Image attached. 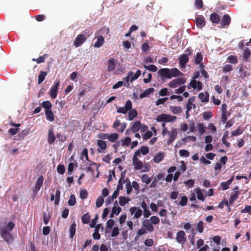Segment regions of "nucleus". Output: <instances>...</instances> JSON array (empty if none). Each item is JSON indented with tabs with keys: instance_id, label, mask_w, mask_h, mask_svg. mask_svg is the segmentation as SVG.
Masks as SVG:
<instances>
[{
	"instance_id": "nucleus-45",
	"label": "nucleus",
	"mask_w": 251,
	"mask_h": 251,
	"mask_svg": "<svg viewBox=\"0 0 251 251\" xmlns=\"http://www.w3.org/2000/svg\"><path fill=\"white\" fill-rule=\"evenodd\" d=\"M76 203L75 197L74 195H71L68 201V204L70 206H74Z\"/></svg>"
},
{
	"instance_id": "nucleus-29",
	"label": "nucleus",
	"mask_w": 251,
	"mask_h": 251,
	"mask_svg": "<svg viewBox=\"0 0 251 251\" xmlns=\"http://www.w3.org/2000/svg\"><path fill=\"white\" fill-rule=\"evenodd\" d=\"M133 165L134 166V168L136 170H140L143 168V163L139 159L133 161Z\"/></svg>"
},
{
	"instance_id": "nucleus-30",
	"label": "nucleus",
	"mask_w": 251,
	"mask_h": 251,
	"mask_svg": "<svg viewBox=\"0 0 251 251\" xmlns=\"http://www.w3.org/2000/svg\"><path fill=\"white\" fill-rule=\"evenodd\" d=\"M45 113L46 115L47 120L50 122L54 121V115L50 110H45Z\"/></svg>"
},
{
	"instance_id": "nucleus-27",
	"label": "nucleus",
	"mask_w": 251,
	"mask_h": 251,
	"mask_svg": "<svg viewBox=\"0 0 251 251\" xmlns=\"http://www.w3.org/2000/svg\"><path fill=\"white\" fill-rule=\"evenodd\" d=\"M137 115V111L135 109L129 110L128 113V119L129 121L133 120Z\"/></svg>"
},
{
	"instance_id": "nucleus-25",
	"label": "nucleus",
	"mask_w": 251,
	"mask_h": 251,
	"mask_svg": "<svg viewBox=\"0 0 251 251\" xmlns=\"http://www.w3.org/2000/svg\"><path fill=\"white\" fill-rule=\"evenodd\" d=\"M199 98L202 102H208L209 100V94L207 92L201 93L199 95Z\"/></svg>"
},
{
	"instance_id": "nucleus-5",
	"label": "nucleus",
	"mask_w": 251,
	"mask_h": 251,
	"mask_svg": "<svg viewBox=\"0 0 251 251\" xmlns=\"http://www.w3.org/2000/svg\"><path fill=\"white\" fill-rule=\"evenodd\" d=\"M100 32H101L102 34H107L109 32V28L107 27H103L99 32L96 33L95 35L97 37V40L94 44V47L98 48L101 47L104 42L103 36L100 35Z\"/></svg>"
},
{
	"instance_id": "nucleus-34",
	"label": "nucleus",
	"mask_w": 251,
	"mask_h": 251,
	"mask_svg": "<svg viewBox=\"0 0 251 251\" xmlns=\"http://www.w3.org/2000/svg\"><path fill=\"white\" fill-rule=\"evenodd\" d=\"M170 110L174 114H179L181 112L182 109L180 106H171L170 107Z\"/></svg>"
},
{
	"instance_id": "nucleus-60",
	"label": "nucleus",
	"mask_w": 251,
	"mask_h": 251,
	"mask_svg": "<svg viewBox=\"0 0 251 251\" xmlns=\"http://www.w3.org/2000/svg\"><path fill=\"white\" fill-rule=\"evenodd\" d=\"M123 146H128L131 143V139L129 137H126L122 140Z\"/></svg>"
},
{
	"instance_id": "nucleus-38",
	"label": "nucleus",
	"mask_w": 251,
	"mask_h": 251,
	"mask_svg": "<svg viewBox=\"0 0 251 251\" xmlns=\"http://www.w3.org/2000/svg\"><path fill=\"white\" fill-rule=\"evenodd\" d=\"M47 74L46 72L41 71L40 74L38 75V83L41 84L44 80Z\"/></svg>"
},
{
	"instance_id": "nucleus-20",
	"label": "nucleus",
	"mask_w": 251,
	"mask_h": 251,
	"mask_svg": "<svg viewBox=\"0 0 251 251\" xmlns=\"http://www.w3.org/2000/svg\"><path fill=\"white\" fill-rule=\"evenodd\" d=\"M55 140V137L53 133V129L50 128L49 130L48 136V142L50 144H52Z\"/></svg>"
},
{
	"instance_id": "nucleus-47",
	"label": "nucleus",
	"mask_w": 251,
	"mask_h": 251,
	"mask_svg": "<svg viewBox=\"0 0 251 251\" xmlns=\"http://www.w3.org/2000/svg\"><path fill=\"white\" fill-rule=\"evenodd\" d=\"M103 202H104V199H103V197L101 196L99 197V198L97 199L96 202V207H100L102 205Z\"/></svg>"
},
{
	"instance_id": "nucleus-50",
	"label": "nucleus",
	"mask_w": 251,
	"mask_h": 251,
	"mask_svg": "<svg viewBox=\"0 0 251 251\" xmlns=\"http://www.w3.org/2000/svg\"><path fill=\"white\" fill-rule=\"evenodd\" d=\"M122 210V209L120 207L117 205H114L112 209V211L113 212V214H115L116 215H118L120 214Z\"/></svg>"
},
{
	"instance_id": "nucleus-51",
	"label": "nucleus",
	"mask_w": 251,
	"mask_h": 251,
	"mask_svg": "<svg viewBox=\"0 0 251 251\" xmlns=\"http://www.w3.org/2000/svg\"><path fill=\"white\" fill-rule=\"evenodd\" d=\"M118 138V134L117 133H112V134H111L110 135H109L108 140H109V141H110L111 142H114L116 140H117Z\"/></svg>"
},
{
	"instance_id": "nucleus-54",
	"label": "nucleus",
	"mask_w": 251,
	"mask_h": 251,
	"mask_svg": "<svg viewBox=\"0 0 251 251\" xmlns=\"http://www.w3.org/2000/svg\"><path fill=\"white\" fill-rule=\"evenodd\" d=\"M80 198L84 200L87 198L88 196V193L87 191L85 189H82L80 191Z\"/></svg>"
},
{
	"instance_id": "nucleus-6",
	"label": "nucleus",
	"mask_w": 251,
	"mask_h": 251,
	"mask_svg": "<svg viewBox=\"0 0 251 251\" xmlns=\"http://www.w3.org/2000/svg\"><path fill=\"white\" fill-rule=\"evenodd\" d=\"M176 119V117L169 114H161L156 118V121L158 122H173Z\"/></svg>"
},
{
	"instance_id": "nucleus-33",
	"label": "nucleus",
	"mask_w": 251,
	"mask_h": 251,
	"mask_svg": "<svg viewBox=\"0 0 251 251\" xmlns=\"http://www.w3.org/2000/svg\"><path fill=\"white\" fill-rule=\"evenodd\" d=\"M210 20L213 23H218L220 21V17L216 13H213L211 14L210 17Z\"/></svg>"
},
{
	"instance_id": "nucleus-64",
	"label": "nucleus",
	"mask_w": 251,
	"mask_h": 251,
	"mask_svg": "<svg viewBox=\"0 0 251 251\" xmlns=\"http://www.w3.org/2000/svg\"><path fill=\"white\" fill-rule=\"evenodd\" d=\"M126 193L127 194H129L131 193L132 191V187L131 186V184L130 182H127L126 184Z\"/></svg>"
},
{
	"instance_id": "nucleus-62",
	"label": "nucleus",
	"mask_w": 251,
	"mask_h": 251,
	"mask_svg": "<svg viewBox=\"0 0 251 251\" xmlns=\"http://www.w3.org/2000/svg\"><path fill=\"white\" fill-rule=\"evenodd\" d=\"M232 70V67L230 65L226 64L225 65L223 68V71L224 73H227L230 72Z\"/></svg>"
},
{
	"instance_id": "nucleus-31",
	"label": "nucleus",
	"mask_w": 251,
	"mask_h": 251,
	"mask_svg": "<svg viewBox=\"0 0 251 251\" xmlns=\"http://www.w3.org/2000/svg\"><path fill=\"white\" fill-rule=\"evenodd\" d=\"M160 216L164 217V219H162V223H167L168 221L166 220L167 218V211L165 209H162L159 212Z\"/></svg>"
},
{
	"instance_id": "nucleus-56",
	"label": "nucleus",
	"mask_w": 251,
	"mask_h": 251,
	"mask_svg": "<svg viewBox=\"0 0 251 251\" xmlns=\"http://www.w3.org/2000/svg\"><path fill=\"white\" fill-rule=\"evenodd\" d=\"M179 153L180 156L187 157L189 156V152L188 151L185 150H180L179 151Z\"/></svg>"
},
{
	"instance_id": "nucleus-63",
	"label": "nucleus",
	"mask_w": 251,
	"mask_h": 251,
	"mask_svg": "<svg viewBox=\"0 0 251 251\" xmlns=\"http://www.w3.org/2000/svg\"><path fill=\"white\" fill-rule=\"evenodd\" d=\"M152 135V133L151 131H147L144 135H143V139L144 140H147L150 138Z\"/></svg>"
},
{
	"instance_id": "nucleus-14",
	"label": "nucleus",
	"mask_w": 251,
	"mask_h": 251,
	"mask_svg": "<svg viewBox=\"0 0 251 251\" xmlns=\"http://www.w3.org/2000/svg\"><path fill=\"white\" fill-rule=\"evenodd\" d=\"M239 76L242 78L250 76L249 72L247 71V68L243 65L239 66Z\"/></svg>"
},
{
	"instance_id": "nucleus-53",
	"label": "nucleus",
	"mask_w": 251,
	"mask_h": 251,
	"mask_svg": "<svg viewBox=\"0 0 251 251\" xmlns=\"http://www.w3.org/2000/svg\"><path fill=\"white\" fill-rule=\"evenodd\" d=\"M65 171V167L63 165L59 164L57 167V172L61 175L64 174Z\"/></svg>"
},
{
	"instance_id": "nucleus-36",
	"label": "nucleus",
	"mask_w": 251,
	"mask_h": 251,
	"mask_svg": "<svg viewBox=\"0 0 251 251\" xmlns=\"http://www.w3.org/2000/svg\"><path fill=\"white\" fill-rule=\"evenodd\" d=\"M251 55V50L248 48H244L243 49V58L246 60L248 61V59L250 57Z\"/></svg>"
},
{
	"instance_id": "nucleus-44",
	"label": "nucleus",
	"mask_w": 251,
	"mask_h": 251,
	"mask_svg": "<svg viewBox=\"0 0 251 251\" xmlns=\"http://www.w3.org/2000/svg\"><path fill=\"white\" fill-rule=\"evenodd\" d=\"M204 223L202 221H199L197 224L196 230L200 233H202L203 230Z\"/></svg>"
},
{
	"instance_id": "nucleus-52",
	"label": "nucleus",
	"mask_w": 251,
	"mask_h": 251,
	"mask_svg": "<svg viewBox=\"0 0 251 251\" xmlns=\"http://www.w3.org/2000/svg\"><path fill=\"white\" fill-rule=\"evenodd\" d=\"M84 158H85L86 160H88V151L87 149H83L81 154L80 158L83 160Z\"/></svg>"
},
{
	"instance_id": "nucleus-41",
	"label": "nucleus",
	"mask_w": 251,
	"mask_h": 251,
	"mask_svg": "<svg viewBox=\"0 0 251 251\" xmlns=\"http://www.w3.org/2000/svg\"><path fill=\"white\" fill-rule=\"evenodd\" d=\"M187 201H188V199H187V197L183 196L181 199L180 201L178 203H177L176 201L175 202L177 205H180L182 206H185L186 205V204L187 203Z\"/></svg>"
},
{
	"instance_id": "nucleus-16",
	"label": "nucleus",
	"mask_w": 251,
	"mask_h": 251,
	"mask_svg": "<svg viewBox=\"0 0 251 251\" xmlns=\"http://www.w3.org/2000/svg\"><path fill=\"white\" fill-rule=\"evenodd\" d=\"M194 191L197 194V198L202 201H204L206 196H204L203 192L204 190H202L199 187L196 188L194 190Z\"/></svg>"
},
{
	"instance_id": "nucleus-43",
	"label": "nucleus",
	"mask_w": 251,
	"mask_h": 251,
	"mask_svg": "<svg viewBox=\"0 0 251 251\" xmlns=\"http://www.w3.org/2000/svg\"><path fill=\"white\" fill-rule=\"evenodd\" d=\"M42 105L45 109H46V110H50L52 106L51 103L48 100L43 101L42 103Z\"/></svg>"
},
{
	"instance_id": "nucleus-2",
	"label": "nucleus",
	"mask_w": 251,
	"mask_h": 251,
	"mask_svg": "<svg viewBox=\"0 0 251 251\" xmlns=\"http://www.w3.org/2000/svg\"><path fill=\"white\" fill-rule=\"evenodd\" d=\"M14 226L15 224L13 222H10L6 226L0 227V235L4 241L7 243H10L13 241L12 235L10 231L13 229Z\"/></svg>"
},
{
	"instance_id": "nucleus-18",
	"label": "nucleus",
	"mask_w": 251,
	"mask_h": 251,
	"mask_svg": "<svg viewBox=\"0 0 251 251\" xmlns=\"http://www.w3.org/2000/svg\"><path fill=\"white\" fill-rule=\"evenodd\" d=\"M43 176H41L38 178L35 185L34 191L35 192H38L39 191L43 185Z\"/></svg>"
},
{
	"instance_id": "nucleus-21",
	"label": "nucleus",
	"mask_w": 251,
	"mask_h": 251,
	"mask_svg": "<svg viewBox=\"0 0 251 251\" xmlns=\"http://www.w3.org/2000/svg\"><path fill=\"white\" fill-rule=\"evenodd\" d=\"M230 17L228 15H224L221 21V25L222 26H224L226 25H228L230 22Z\"/></svg>"
},
{
	"instance_id": "nucleus-19",
	"label": "nucleus",
	"mask_w": 251,
	"mask_h": 251,
	"mask_svg": "<svg viewBox=\"0 0 251 251\" xmlns=\"http://www.w3.org/2000/svg\"><path fill=\"white\" fill-rule=\"evenodd\" d=\"M97 144L99 147V149H98V151L99 152H102V151H104L106 148V144L105 142L103 140H98Z\"/></svg>"
},
{
	"instance_id": "nucleus-39",
	"label": "nucleus",
	"mask_w": 251,
	"mask_h": 251,
	"mask_svg": "<svg viewBox=\"0 0 251 251\" xmlns=\"http://www.w3.org/2000/svg\"><path fill=\"white\" fill-rule=\"evenodd\" d=\"M75 227L76 225L75 223H73L70 226V237L71 238H73L75 233Z\"/></svg>"
},
{
	"instance_id": "nucleus-26",
	"label": "nucleus",
	"mask_w": 251,
	"mask_h": 251,
	"mask_svg": "<svg viewBox=\"0 0 251 251\" xmlns=\"http://www.w3.org/2000/svg\"><path fill=\"white\" fill-rule=\"evenodd\" d=\"M154 89L153 88H150L147 89L140 95L139 98L143 99L145 97H146L150 95L152 93Z\"/></svg>"
},
{
	"instance_id": "nucleus-4",
	"label": "nucleus",
	"mask_w": 251,
	"mask_h": 251,
	"mask_svg": "<svg viewBox=\"0 0 251 251\" xmlns=\"http://www.w3.org/2000/svg\"><path fill=\"white\" fill-rule=\"evenodd\" d=\"M92 34V31L87 30H84L82 33L78 35L75 38L74 45L76 47L80 46L83 43L85 42L86 39Z\"/></svg>"
},
{
	"instance_id": "nucleus-28",
	"label": "nucleus",
	"mask_w": 251,
	"mask_h": 251,
	"mask_svg": "<svg viewBox=\"0 0 251 251\" xmlns=\"http://www.w3.org/2000/svg\"><path fill=\"white\" fill-rule=\"evenodd\" d=\"M140 126H141L140 122L138 121H136L132 125V126L131 127V131L133 132H136L139 130H140Z\"/></svg>"
},
{
	"instance_id": "nucleus-23",
	"label": "nucleus",
	"mask_w": 251,
	"mask_h": 251,
	"mask_svg": "<svg viewBox=\"0 0 251 251\" xmlns=\"http://www.w3.org/2000/svg\"><path fill=\"white\" fill-rule=\"evenodd\" d=\"M234 179V176H232L226 182H224L221 183V186L223 190H225L229 188V185L231 184Z\"/></svg>"
},
{
	"instance_id": "nucleus-48",
	"label": "nucleus",
	"mask_w": 251,
	"mask_h": 251,
	"mask_svg": "<svg viewBox=\"0 0 251 251\" xmlns=\"http://www.w3.org/2000/svg\"><path fill=\"white\" fill-rule=\"evenodd\" d=\"M90 219V216L88 213L85 214L81 218V220L83 223L88 224Z\"/></svg>"
},
{
	"instance_id": "nucleus-59",
	"label": "nucleus",
	"mask_w": 251,
	"mask_h": 251,
	"mask_svg": "<svg viewBox=\"0 0 251 251\" xmlns=\"http://www.w3.org/2000/svg\"><path fill=\"white\" fill-rule=\"evenodd\" d=\"M140 152L141 154L143 155H146L148 153L149 149L147 147L143 146L138 150Z\"/></svg>"
},
{
	"instance_id": "nucleus-46",
	"label": "nucleus",
	"mask_w": 251,
	"mask_h": 251,
	"mask_svg": "<svg viewBox=\"0 0 251 251\" xmlns=\"http://www.w3.org/2000/svg\"><path fill=\"white\" fill-rule=\"evenodd\" d=\"M151 224L153 225H157L160 222L159 218L155 216H151L150 218V219L149 220Z\"/></svg>"
},
{
	"instance_id": "nucleus-42",
	"label": "nucleus",
	"mask_w": 251,
	"mask_h": 251,
	"mask_svg": "<svg viewBox=\"0 0 251 251\" xmlns=\"http://www.w3.org/2000/svg\"><path fill=\"white\" fill-rule=\"evenodd\" d=\"M141 180L143 182L147 184H149L151 181L150 177H149V176L147 174H144L141 176Z\"/></svg>"
},
{
	"instance_id": "nucleus-1",
	"label": "nucleus",
	"mask_w": 251,
	"mask_h": 251,
	"mask_svg": "<svg viewBox=\"0 0 251 251\" xmlns=\"http://www.w3.org/2000/svg\"><path fill=\"white\" fill-rule=\"evenodd\" d=\"M158 73L162 78L165 77L168 79L183 75V74L176 68L161 69L158 71Z\"/></svg>"
},
{
	"instance_id": "nucleus-13",
	"label": "nucleus",
	"mask_w": 251,
	"mask_h": 251,
	"mask_svg": "<svg viewBox=\"0 0 251 251\" xmlns=\"http://www.w3.org/2000/svg\"><path fill=\"white\" fill-rule=\"evenodd\" d=\"M129 211L132 215H134V218H139L142 214V211L138 207H131L129 209Z\"/></svg>"
},
{
	"instance_id": "nucleus-57",
	"label": "nucleus",
	"mask_w": 251,
	"mask_h": 251,
	"mask_svg": "<svg viewBox=\"0 0 251 251\" xmlns=\"http://www.w3.org/2000/svg\"><path fill=\"white\" fill-rule=\"evenodd\" d=\"M99 228L96 227L95 232L93 234V237L95 240H99L100 238V235L99 233Z\"/></svg>"
},
{
	"instance_id": "nucleus-32",
	"label": "nucleus",
	"mask_w": 251,
	"mask_h": 251,
	"mask_svg": "<svg viewBox=\"0 0 251 251\" xmlns=\"http://www.w3.org/2000/svg\"><path fill=\"white\" fill-rule=\"evenodd\" d=\"M129 199L126 197H120L119 198V204L122 206H125L129 201Z\"/></svg>"
},
{
	"instance_id": "nucleus-15",
	"label": "nucleus",
	"mask_w": 251,
	"mask_h": 251,
	"mask_svg": "<svg viewBox=\"0 0 251 251\" xmlns=\"http://www.w3.org/2000/svg\"><path fill=\"white\" fill-rule=\"evenodd\" d=\"M142 225L149 232H152L154 230V227L149 220H144L143 221Z\"/></svg>"
},
{
	"instance_id": "nucleus-61",
	"label": "nucleus",
	"mask_w": 251,
	"mask_h": 251,
	"mask_svg": "<svg viewBox=\"0 0 251 251\" xmlns=\"http://www.w3.org/2000/svg\"><path fill=\"white\" fill-rule=\"evenodd\" d=\"M119 234V228L117 226L114 227L112 230L111 236L112 237H116Z\"/></svg>"
},
{
	"instance_id": "nucleus-9",
	"label": "nucleus",
	"mask_w": 251,
	"mask_h": 251,
	"mask_svg": "<svg viewBox=\"0 0 251 251\" xmlns=\"http://www.w3.org/2000/svg\"><path fill=\"white\" fill-rule=\"evenodd\" d=\"M197 89V91H200L202 89V83L199 81H197L195 79H193L188 85V88Z\"/></svg>"
},
{
	"instance_id": "nucleus-11",
	"label": "nucleus",
	"mask_w": 251,
	"mask_h": 251,
	"mask_svg": "<svg viewBox=\"0 0 251 251\" xmlns=\"http://www.w3.org/2000/svg\"><path fill=\"white\" fill-rule=\"evenodd\" d=\"M176 240L179 244H184L186 240V237L184 231L180 230L177 233Z\"/></svg>"
},
{
	"instance_id": "nucleus-3",
	"label": "nucleus",
	"mask_w": 251,
	"mask_h": 251,
	"mask_svg": "<svg viewBox=\"0 0 251 251\" xmlns=\"http://www.w3.org/2000/svg\"><path fill=\"white\" fill-rule=\"evenodd\" d=\"M106 65L107 71L113 72L114 75H119L123 72L119 61L114 58H110L107 61Z\"/></svg>"
},
{
	"instance_id": "nucleus-24",
	"label": "nucleus",
	"mask_w": 251,
	"mask_h": 251,
	"mask_svg": "<svg viewBox=\"0 0 251 251\" xmlns=\"http://www.w3.org/2000/svg\"><path fill=\"white\" fill-rule=\"evenodd\" d=\"M164 153L162 152L157 153L153 158V161L156 163L160 162L164 157Z\"/></svg>"
},
{
	"instance_id": "nucleus-58",
	"label": "nucleus",
	"mask_w": 251,
	"mask_h": 251,
	"mask_svg": "<svg viewBox=\"0 0 251 251\" xmlns=\"http://www.w3.org/2000/svg\"><path fill=\"white\" fill-rule=\"evenodd\" d=\"M124 182H125L124 179H122V178H120L119 180L116 190H118V191L122 190L123 188V185L124 183Z\"/></svg>"
},
{
	"instance_id": "nucleus-8",
	"label": "nucleus",
	"mask_w": 251,
	"mask_h": 251,
	"mask_svg": "<svg viewBox=\"0 0 251 251\" xmlns=\"http://www.w3.org/2000/svg\"><path fill=\"white\" fill-rule=\"evenodd\" d=\"M132 106V105L131 100H127L125 103V106L119 107L117 111L118 113L126 114L128 110L131 109Z\"/></svg>"
},
{
	"instance_id": "nucleus-40",
	"label": "nucleus",
	"mask_w": 251,
	"mask_h": 251,
	"mask_svg": "<svg viewBox=\"0 0 251 251\" xmlns=\"http://www.w3.org/2000/svg\"><path fill=\"white\" fill-rule=\"evenodd\" d=\"M202 60V55L200 52H198L194 58V61L196 64H200L201 61Z\"/></svg>"
},
{
	"instance_id": "nucleus-37",
	"label": "nucleus",
	"mask_w": 251,
	"mask_h": 251,
	"mask_svg": "<svg viewBox=\"0 0 251 251\" xmlns=\"http://www.w3.org/2000/svg\"><path fill=\"white\" fill-rule=\"evenodd\" d=\"M197 128L201 134H203L205 131V126L201 123L198 124L197 125Z\"/></svg>"
},
{
	"instance_id": "nucleus-49",
	"label": "nucleus",
	"mask_w": 251,
	"mask_h": 251,
	"mask_svg": "<svg viewBox=\"0 0 251 251\" xmlns=\"http://www.w3.org/2000/svg\"><path fill=\"white\" fill-rule=\"evenodd\" d=\"M179 163L180 165H178V169L182 172H184L186 170V166L184 161H181Z\"/></svg>"
},
{
	"instance_id": "nucleus-55",
	"label": "nucleus",
	"mask_w": 251,
	"mask_h": 251,
	"mask_svg": "<svg viewBox=\"0 0 251 251\" xmlns=\"http://www.w3.org/2000/svg\"><path fill=\"white\" fill-rule=\"evenodd\" d=\"M227 60L231 63L236 64L237 62V58L236 56L230 55L227 58Z\"/></svg>"
},
{
	"instance_id": "nucleus-17",
	"label": "nucleus",
	"mask_w": 251,
	"mask_h": 251,
	"mask_svg": "<svg viewBox=\"0 0 251 251\" xmlns=\"http://www.w3.org/2000/svg\"><path fill=\"white\" fill-rule=\"evenodd\" d=\"M197 26L199 28H202L205 25V18L202 16H199L196 20Z\"/></svg>"
},
{
	"instance_id": "nucleus-10",
	"label": "nucleus",
	"mask_w": 251,
	"mask_h": 251,
	"mask_svg": "<svg viewBox=\"0 0 251 251\" xmlns=\"http://www.w3.org/2000/svg\"><path fill=\"white\" fill-rule=\"evenodd\" d=\"M59 84V81L56 80L49 92L50 96L53 99H55L57 97Z\"/></svg>"
},
{
	"instance_id": "nucleus-12",
	"label": "nucleus",
	"mask_w": 251,
	"mask_h": 251,
	"mask_svg": "<svg viewBox=\"0 0 251 251\" xmlns=\"http://www.w3.org/2000/svg\"><path fill=\"white\" fill-rule=\"evenodd\" d=\"M177 135V131L176 128H173L171 131L169 132V138L167 140L168 145L171 144L176 139Z\"/></svg>"
},
{
	"instance_id": "nucleus-35",
	"label": "nucleus",
	"mask_w": 251,
	"mask_h": 251,
	"mask_svg": "<svg viewBox=\"0 0 251 251\" xmlns=\"http://www.w3.org/2000/svg\"><path fill=\"white\" fill-rule=\"evenodd\" d=\"M239 194V192L238 191L234 192L229 199V202L231 204L232 203L238 198Z\"/></svg>"
},
{
	"instance_id": "nucleus-22",
	"label": "nucleus",
	"mask_w": 251,
	"mask_h": 251,
	"mask_svg": "<svg viewBox=\"0 0 251 251\" xmlns=\"http://www.w3.org/2000/svg\"><path fill=\"white\" fill-rule=\"evenodd\" d=\"M188 61V56L186 54H182L179 57V64L181 67H184Z\"/></svg>"
},
{
	"instance_id": "nucleus-7",
	"label": "nucleus",
	"mask_w": 251,
	"mask_h": 251,
	"mask_svg": "<svg viewBox=\"0 0 251 251\" xmlns=\"http://www.w3.org/2000/svg\"><path fill=\"white\" fill-rule=\"evenodd\" d=\"M186 82V79L182 77H179L176 78L172 81H170L168 86L171 88H176L182 84H183Z\"/></svg>"
}]
</instances>
